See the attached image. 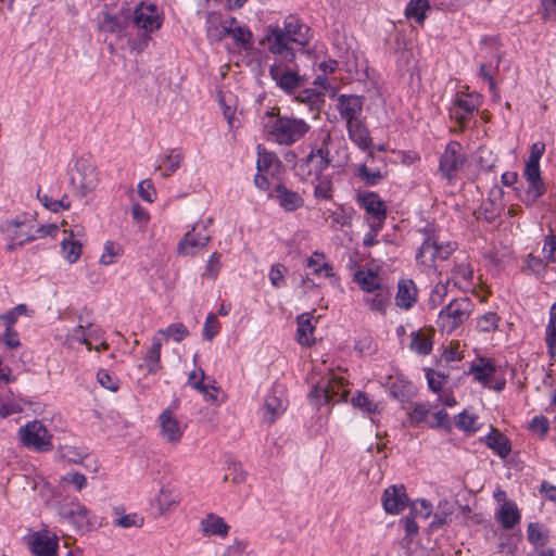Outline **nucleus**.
<instances>
[{"mask_svg":"<svg viewBox=\"0 0 556 556\" xmlns=\"http://www.w3.org/2000/svg\"><path fill=\"white\" fill-rule=\"evenodd\" d=\"M27 544L30 552L36 556H56L59 540L56 535L48 531H36L28 535Z\"/></svg>","mask_w":556,"mask_h":556,"instance_id":"obj_18","label":"nucleus"},{"mask_svg":"<svg viewBox=\"0 0 556 556\" xmlns=\"http://www.w3.org/2000/svg\"><path fill=\"white\" fill-rule=\"evenodd\" d=\"M288 400L281 386L275 384L265 397L262 419L273 425L287 409Z\"/></svg>","mask_w":556,"mask_h":556,"instance_id":"obj_15","label":"nucleus"},{"mask_svg":"<svg viewBox=\"0 0 556 556\" xmlns=\"http://www.w3.org/2000/svg\"><path fill=\"white\" fill-rule=\"evenodd\" d=\"M435 330L433 327H424L410 334V351L418 355H429L433 349V337Z\"/></svg>","mask_w":556,"mask_h":556,"instance_id":"obj_29","label":"nucleus"},{"mask_svg":"<svg viewBox=\"0 0 556 556\" xmlns=\"http://www.w3.org/2000/svg\"><path fill=\"white\" fill-rule=\"evenodd\" d=\"M265 41L268 50L275 55L282 58L289 56V52H295L288 46V38L285 31L278 26H268L266 29Z\"/></svg>","mask_w":556,"mask_h":556,"instance_id":"obj_27","label":"nucleus"},{"mask_svg":"<svg viewBox=\"0 0 556 556\" xmlns=\"http://www.w3.org/2000/svg\"><path fill=\"white\" fill-rule=\"evenodd\" d=\"M330 134L324 132L320 146L313 148L311 152L296 165V175L302 181L312 180L316 176L325 175L324 172L330 165L329 143Z\"/></svg>","mask_w":556,"mask_h":556,"instance_id":"obj_5","label":"nucleus"},{"mask_svg":"<svg viewBox=\"0 0 556 556\" xmlns=\"http://www.w3.org/2000/svg\"><path fill=\"white\" fill-rule=\"evenodd\" d=\"M528 430L534 437L543 440L549 432V420L543 415L534 416L529 422Z\"/></svg>","mask_w":556,"mask_h":556,"instance_id":"obj_54","label":"nucleus"},{"mask_svg":"<svg viewBox=\"0 0 556 556\" xmlns=\"http://www.w3.org/2000/svg\"><path fill=\"white\" fill-rule=\"evenodd\" d=\"M357 175L368 186H375L383 178L380 170H371L365 164H363L358 167Z\"/></svg>","mask_w":556,"mask_h":556,"instance_id":"obj_64","label":"nucleus"},{"mask_svg":"<svg viewBox=\"0 0 556 556\" xmlns=\"http://www.w3.org/2000/svg\"><path fill=\"white\" fill-rule=\"evenodd\" d=\"M99 172L91 155H83L76 160L71 170V184L81 195L93 191L99 185Z\"/></svg>","mask_w":556,"mask_h":556,"instance_id":"obj_8","label":"nucleus"},{"mask_svg":"<svg viewBox=\"0 0 556 556\" xmlns=\"http://www.w3.org/2000/svg\"><path fill=\"white\" fill-rule=\"evenodd\" d=\"M346 130L351 141L361 150L367 151L371 148L372 139L368 128L362 119L346 125Z\"/></svg>","mask_w":556,"mask_h":556,"instance_id":"obj_38","label":"nucleus"},{"mask_svg":"<svg viewBox=\"0 0 556 556\" xmlns=\"http://www.w3.org/2000/svg\"><path fill=\"white\" fill-rule=\"evenodd\" d=\"M409 515L414 518L420 517L427 519L431 516L433 506L427 500L420 498L412 502L409 505Z\"/></svg>","mask_w":556,"mask_h":556,"instance_id":"obj_57","label":"nucleus"},{"mask_svg":"<svg viewBox=\"0 0 556 556\" xmlns=\"http://www.w3.org/2000/svg\"><path fill=\"white\" fill-rule=\"evenodd\" d=\"M211 240V232L205 224L198 223L188 231L178 244L181 255H194Z\"/></svg>","mask_w":556,"mask_h":556,"instance_id":"obj_16","label":"nucleus"},{"mask_svg":"<svg viewBox=\"0 0 556 556\" xmlns=\"http://www.w3.org/2000/svg\"><path fill=\"white\" fill-rule=\"evenodd\" d=\"M473 268L469 263L462 262L454 266L452 269L448 282H453L455 287L463 291L471 290L475 287L473 282Z\"/></svg>","mask_w":556,"mask_h":556,"instance_id":"obj_33","label":"nucleus"},{"mask_svg":"<svg viewBox=\"0 0 556 556\" xmlns=\"http://www.w3.org/2000/svg\"><path fill=\"white\" fill-rule=\"evenodd\" d=\"M298 330L296 339L301 345L309 346L314 343V330L313 316L311 314H302L298 317Z\"/></svg>","mask_w":556,"mask_h":556,"instance_id":"obj_41","label":"nucleus"},{"mask_svg":"<svg viewBox=\"0 0 556 556\" xmlns=\"http://www.w3.org/2000/svg\"><path fill=\"white\" fill-rule=\"evenodd\" d=\"M264 132L267 139L279 146L291 147L303 139L309 131V124L303 118L281 115L279 111L267 112Z\"/></svg>","mask_w":556,"mask_h":556,"instance_id":"obj_1","label":"nucleus"},{"mask_svg":"<svg viewBox=\"0 0 556 556\" xmlns=\"http://www.w3.org/2000/svg\"><path fill=\"white\" fill-rule=\"evenodd\" d=\"M220 324L215 314H208L203 326V338L211 341L219 333Z\"/></svg>","mask_w":556,"mask_h":556,"instance_id":"obj_61","label":"nucleus"},{"mask_svg":"<svg viewBox=\"0 0 556 556\" xmlns=\"http://www.w3.org/2000/svg\"><path fill=\"white\" fill-rule=\"evenodd\" d=\"M545 152V143L536 141L530 147V155L525 163L523 177L528 182V189L521 201L527 206H532L546 191L541 177L540 161Z\"/></svg>","mask_w":556,"mask_h":556,"instance_id":"obj_3","label":"nucleus"},{"mask_svg":"<svg viewBox=\"0 0 556 556\" xmlns=\"http://www.w3.org/2000/svg\"><path fill=\"white\" fill-rule=\"evenodd\" d=\"M547 354L551 358L556 356V303L549 308V318L545 329Z\"/></svg>","mask_w":556,"mask_h":556,"instance_id":"obj_48","label":"nucleus"},{"mask_svg":"<svg viewBox=\"0 0 556 556\" xmlns=\"http://www.w3.org/2000/svg\"><path fill=\"white\" fill-rule=\"evenodd\" d=\"M162 345H163V339L160 338L159 336H153L152 343L143 356L144 367L149 375H155L162 369V363H161ZM142 367H143V365H139V368H142Z\"/></svg>","mask_w":556,"mask_h":556,"instance_id":"obj_36","label":"nucleus"},{"mask_svg":"<svg viewBox=\"0 0 556 556\" xmlns=\"http://www.w3.org/2000/svg\"><path fill=\"white\" fill-rule=\"evenodd\" d=\"M494 454L501 458H506L511 452V445L508 438L497 428L491 427L488 435L480 439Z\"/></svg>","mask_w":556,"mask_h":556,"instance_id":"obj_30","label":"nucleus"},{"mask_svg":"<svg viewBox=\"0 0 556 556\" xmlns=\"http://www.w3.org/2000/svg\"><path fill=\"white\" fill-rule=\"evenodd\" d=\"M156 422L160 428V437L164 442L173 446H177L181 442L187 425L170 408L164 409L159 415Z\"/></svg>","mask_w":556,"mask_h":556,"instance_id":"obj_14","label":"nucleus"},{"mask_svg":"<svg viewBox=\"0 0 556 556\" xmlns=\"http://www.w3.org/2000/svg\"><path fill=\"white\" fill-rule=\"evenodd\" d=\"M496 520L503 529L510 530L521 520V514L515 502H504L495 513Z\"/></svg>","mask_w":556,"mask_h":556,"instance_id":"obj_37","label":"nucleus"},{"mask_svg":"<svg viewBox=\"0 0 556 556\" xmlns=\"http://www.w3.org/2000/svg\"><path fill=\"white\" fill-rule=\"evenodd\" d=\"M185 155L180 149H170L162 159L161 163L156 167L161 172L163 178H167L176 173L181 163L184 162Z\"/></svg>","mask_w":556,"mask_h":556,"instance_id":"obj_39","label":"nucleus"},{"mask_svg":"<svg viewBox=\"0 0 556 556\" xmlns=\"http://www.w3.org/2000/svg\"><path fill=\"white\" fill-rule=\"evenodd\" d=\"M247 472L240 464L233 463L228 468V473L224 476V481H230L233 484H242L247 480Z\"/></svg>","mask_w":556,"mask_h":556,"instance_id":"obj_60","label":"nucleus"},{"mask_svg":"<svg viewBox=\"0 0 556 556\" xmlns=\"http://www.w3.org/2000/svg\"><path fill=\"white\" fill-rule=\"evenodd\" d=\"M124 248L119 242L109 240L104 243L103 252L100 256V263L104 266L115 264L123 255Z\"/></svg>","mask_w":556,"mask_h":556,"instance_id":"obj_50","label":"nucleus"},{"mask_svg":"<svg viewBox=\"0 0 556 556\" xmlns=\"http://www.w3.org/2000/svg\"><path fill=\"white\" fill-rule=\"evenodd\" d=\"M356 201L365 211V222L372 225H384L388 207L386 202L374 191H361Z\"/></svg>","mask_w":556,"mask_h":556,"instance_id":"obj_13","label":"nucleus"},{"mask_svg":"<svg viewBox=\"0 0 556 556\" xmlns=\"http://www.w3.org/2000/svg\"><path fill=\"white\" fill-rule=\"evenodd\" d=\"M351 403L353 407L362 410L364 414L369 416L370 419H372L374 416L379 415L382 409L380 403L375 402L369 394L363 391H357L351 399Z\"/></svg>","mask_w":556,"mask_h":556,"instance_id":"obj_42","label":"nucleus"},{"mask_svg":"<svg viewBox=\"0 0 556 556\" xmlns=\"http://www.w3.org/2000/svg\"><path fill=\"white\" fill-rule=\"evenodd\" d=\"M542 253L547 263H556V232L545 236Z\"/></svg>","mask_w":556,"mask_h":556,"instance_id":"obj_62","label":"nucleus"},{"mask_svg":"<svg viewBox=\"0 0 556 556\" xmlns=\"http://www.w3.org/2000/svg\"><path fill=\"white\" fill-rule=\"evenodd\" d=\"M465 155L463 147L457 141L447 143L440 159V170L445 177L452 179L455 173L464 165Z\"/></svg>","mask_w":556,"mask_h":556,"instance_id":"obj_19","label":"nucleus"},{"mask_svg":"<svg viewBox=\"0 0 556 556\" xmlns=\"http://www.w3.org/2000/svg\"><path fill=\"white\" fill-rule=\"evenodd\" d=\"M528 541L534 546H544L549 540V532L539 522H531L527 529Z\"/></svg>","mask_w":556,"mask_h":556,"instance_id":"obj_51","label":"nucleus"},{"mask_svg":"<svg viewBox=\"0 0 556 556\" xmlns=\"http://www.w3.org/2000/svg\"><path fill=\"white\" fill-rule=\"evenodd\" d=\"M61 483L72 484L76 491H81L87 485V478L80 472L71 471L61 477Z\"/></svg>","mask_w":556,"mask_h":556,"instance_id":"obj_63","label":"nucleus"},{"mask_svg":"<svg viewBox=\"0 0 556 556\" xmlns=\"http://www.w3.org/2000/svg\"><path fill=\"white\" fill-rule=\"evenodd\" d=\"M500 317L494 312H486L477 318L476 327L480 332H493L498 328Z\"/></svg>","mask_w":556,"mask_h":556,"instance_id":"obj_55","label":"nucleus"},{"mask_svg":"<svg viewBox=\"0 0 556 556\" xmlns=\"http://www.w3.org/2000/svg\"><path fill=\"white\" fill-rule=\"evenodd\" d=\"M83 229L79 228L76 231L74 229L64 230L66 237L61 242V250L63 257L70 263H76L83 253V243L79 240H76V236H80Z\"/></svg>","mask_w":556,"mask_h":556,"instance_id":"obj_31","label":"nucleus"},{"mask_svg":"<svg viewBox=\"0 0 556 556\" xmlns=\"http://www.w3.org/2000/svg\"><path fill=\"white\" fill-rule=\"evenodd\" d=\"M114 514H115V518L113 520V525L115 527L127 529V528H131V527L141 528L143 526L144 518L137 513L123 515L119 513L118 508H115Z\"/></svg>","mask_w":556,"mask_h":556,"instance_id":"obj_52","label":"nucleus"},{"mask_svg":"<svg viewBox=\"0 0 556 556\" xmlns=\"http://www.w3.org/2000/svg\"><path fill=\"white\" fill-rule=\"evenodd\" d=\"M295 58V52H289V56L277 59L269 66V76L288 94L293 93L304 85V78L300 73Z\"/></svg>","mask_w":556,"mask_h":556,"instance_id":"obj_4","label":"nucleus"},{"mask_svg":"<svg viewBox=\"0 0 556 556\" xmlns=\"http://www.w3.org/2000/svg\"><path fill=\"white\" fill-rule=\"evenodd\" d=\"M155 503L160 514L165 515L177 508L180 496L175 491L162 489L155 498Z\"/></svg>","mask_w":556,"mask_h":556,"instance_id":"obj_47","label":"nucleus"},{"mask_svg":"<svg viewBox=\"0 0 556 556\" xmlns=\"http://www.w3.org/2000/svg\"><path fill=\"white\" fill-rule=\"evenodd\" d=\"M455 513V506L447 500H442L437 506V510L433 514L431 527L438 529L444 525H448L452 521V517Z\"/></svg>","mask_w":556,"mask_h":556,"instance_id":"obj_46","label":"nucleus"},{"mask_svg":"<svg viewBox=\"0 0 556 556\" xmlns=\"http://www.w3.org/2000/svg\"><path fill=\"white\" fill-rule=\"evenodd\" d=\"M64 344L74 349L75 344H87V327L77 326L66 336Z\"/></svg>","mask_w":556,"mask_h":556,"instance_id":"obj_59","label":"nucleus"},{"mask_svg":"<svg viewBox=\"0 0 556 556\" xmlns=\"http://www.w3.org/2000/svg\"><path fill=\"white\" fill-rule=\"evenodd\" d=\"M130 20L132 21L134 26L142 30L146 39H148L151 34L162 27L164 14L157 5L140 2L131 12Z\"/></svg>","mask_w":556,"mask_h":556,"instance_id":"obj_10","label":"nucleus"},{"mask_svg":"<svg viewBox=\"0 0 556 556\" xmlns=\"http://www.w3.org/2000/svg\"><path fill=\"white\" fill-rule=\"evenodd\" d=\"M155 336L164 337L165 340L170 338L176 342H180L189 336V330L182 323H175L170 324L166 329H160Z\"/></svg>","mask_w":556,"mask_h":556,"instance_id":"obj_53","label":"nucleus"},{"mask_svg":"<svg viewBox=\"0 0 556 556\" xmlns=\"http://www.w3.org/2000/svg\"><path fill=\"white\" fill-rule=\"evenodd\" d=\"M256 168L271 177H279L283 172V165L279 157L274 152L262 149L260 146L257 147Z\"/></svg>","mask_w":556,"mask_h":556,"instance_id":"obj_32","label":"nucleus"},{"mask_svg":"<svg viewBox=\"0 0 556 556\" xmlns=\"http://www.w3.org/2000/svg\"><path fill=\"white\" fill-rule=\"evenodd\" d=\"M323 96V92H318L314 89H304L296 96V101L314 109L318 108L324 102Z\"/></svg>","mask_w":556,"mask_h":556,"instance_id":"obj_58","label":"nucleus"},{"mask_svg":"<svg viewBox=\"0 0 556 556\" xmlns=\"http://www.w3.org/2000/svg\"><path fill=\"white\" fill-rule=\"evenodd\" d=\"M409 505V498L403 485H390L382 495V506L390 515L401 514Z\"/></svg>","mask_w":556,"mask_h":556,"instance_id":"obj_20","label":"nucleus"},{"mask_svg":"<svg viewBox=\"0 0 556 556\" xmlns=\"http://www.w3.org/2000/svg\"><path fill=\"white\" fill-rule=\"evenodd\" d=\"M2 230L11 239V243L8 245V249L11 251L14 250L16 245H22L35 239L30 227L22 220H8L3 224Z\"/></svg>","mask_w":556,"mask_h":556,"instance_id":"obj_25","label":"nucleus"},{"mask_svg":"<svg viewBox=\"0 0 556 556\" xmlns=\"http://www.w3.org/2000/svg\"><path fill=\"white\" fill-rule=\"evenodd\" d=\"M481 104L482 98L479 93L459 92L450 109V116L464 129L478 112Z\"/></svg>","mask_w":556,"mask_h":556,"instance_id":"obj_12","label":"nucleus"},{"mask_svg":"<svg viewBox=\"0 0 556 556\" xmlns=\"http://www.w3.org/2000/svg\"><path fill=\"white\" fill-rule=\"evenodd\" d=\"M354 281L358 285L361 290L367 294L380 290L384 287L380 275L372 269H358L354 274Z\"/></svg>","mask_w":556,"mask_h":556,"instance_id":"obj_35","label":"nucleus"},{"mask_svg":"<svg viewBox=\"0 0 556 556\" xmlns=\"http://www.w3.org/2000/svg\"><path fill=\"white\" fill-rule=\"evenodd\" d=\"M17 437L25 447L36 452H48L52 448V434L39 420L29 421L21 427Z\"/></svg>","mask_w":556,"mask_h":556,"instance_id":"obj_9","label":"nucleus"},{"mask_svg":"<svg viewBox=\"0 0 556 556\" xmlns=\"http://www.w3.org/2000/svg\"><path fill=\"white\" fill-rule=\"evenodd\" d=\"M281 29L285 31L289 41L300 46H306L311 39V28L295 15H288L285 18L283 28Z\"/></svg>","mask_w":556,"mask_h":556,"instance_id":"obj_23","label":"nucleus"},{"mask_svg":"<svg viewBox=\"0 0 556 556\" xmlns=\"http://www.w3.org/2000/svg\"><path fill=\"white\" fill-rule=\"evenodd\" d=\"M307 182L314 187V198L317 201H330L333 198L334 187L330 175H321L312 178Z\"/></svg>","mask_w":556,"mask_h":556,"instance_id":"obj_40","label":"nucleus"},{"mask_svg":"<svg viewBox=\"0 0 556 556\" xmlns=\"http://www.w3.org/2000/svg\"><path fill=\"white\" fill-rule=\"evenodd\" d=\"M269 197L275 199L286 212H294L304 205L303 197L281 182L275 186Z\"/></svg>","mask_w":556,"mask_h":556,"instance_id":"obj_21","label":"nucleus"},{"mask_svg":"<svg viewBox=\"0 0 556 556\" xmlns=\"http://www.w3.org/2000/svg\"><path fill=\"white\" fill-rule=\"evenodd\" d=\"M473 307L472 301L468 298H459L451 301L439 314V328L442 332L452 333L468 320L473 312Z\"/></svg>","mask_w":556,"mask_h":556,"instance_id":"obj_6","label":"nucleus"},{"mask_svg":"<svg viewBox=\"0 0 556 556\" xmlns=\"http://www.w3.org/2000/svg\"><path fill=\"white\" fill-rule=\"evenodd\" d=\"M131 18V9L122 7L116 13L105 12L99 23V29L121 38L126 35Z\"/></svg>","mask_w":556,"mask_h":556,"instance_id":"obj_17","label":"nucleus"},{"mask_svg":"<svg viewBox=\"0 0 556 556\" xmlns=\"http://www.w3.org/2000/svg\"><path fill=\"white\" fill-rule=\"evenodd\" d=\"M201 529L206 535H218L225 538L228 535L230 527L224 521L222 517L210 514L201 521Z\"/></svg>","mask_w":556,"mask_h":556,"instance_id":"obj_44","label":"nucleus"},{"mask_svg":"<svg viewBox=\"0 0 556 556\" xmlns=\"http://www.w3.org/2000/svg\"><path fill=\"white\" fill-rule=\"evenodd\" d=\"M478 419L476 414L464 410L457 415L455 426L467 435H472L480 429Z\"/></svg>","mask_w":556,"mask_h":556,"instance_id":"obj_49","label":"nucleus"},{"mask_svg":"<svg viewBox=\"0 0 556 556\" xmlns=\"http://www.w3.org/2000/svg\"><path fill=\"white\" fill-rule=\"evenodd\" d=\"M306 267L312 269V273L316 276H324L327 278L334 276L332 265L326 260V255L318 251H315L307 258Z\"/></svg>","mask_w":556,"mask_h":556,"instance_id":"obj_43","label":"nucleus"},{"mask_svg":"<svg viewBox=\"0 0 556 556\" xmlns=\"http://www.w3.org/2000/svg\"><path fill=\"white\" fill-rule=\"evenodd\" d=\"M235 18H231L230 23L225 22L222 25V31L216 36L217 39H222L224 36H230L236 45L243 50H250L253 47V36L251 30L247 26L233 25Z\"/></svg>","mask_w":556,"mask_h":556,"instance_id":"obj_22","label":"nucleus"},{"mask_svg":"<svg viewBox=\"0 0 556 556\" xmlns=\"http://www.w3.org/2000/svg\"><path fill=\"white\" fill-rule=\"evenodd\" d=\"M338 111L346 125L358 122L363 113V100L358 96L341 94L338 99Z\"/></svg>","mask_w":556,"mask_h":556,"instance_id":"obj_24","label":"nucleus"},{"mask_svg":"<svg viewBox=\"0 0 556 556\" xmlns=\"http://www.w3.org/2000/svg\"><path fill=\"white\" fill-rule=\"evenodd\" d=\"M66 518L78 530L88 532L96 529L100 523L96 516L84 505L77 503L66 513Z\"/></svg>","mask_w":556,"mask_h":556,"instance_id":"obj_26","label":"nucleus"},{"mask_svg":"<svg viewBox=\"0 0 556 556\" xmlns=\"http://www.w3.org/2000/svg\"><path fill=\"white\" fill-rule=\"evenodd\" d=\"M456 249V242H439L434 236H429L417 250L416 262L425 269H432L438 261L447 260Z\"/></svg>","mask_w":556,"mask_h":556,"instance_id":"obj_7","label":"nucleus"},{"mask_svg":"<svg viewBox=\"0 0 556 556\" xmlns=\"http://www.w3.org/2000/svg\"><path fill=\"white\" fill-rule=\"evenodd\" d=\"M431 10L429 0H410L404 11L407 18L414 20L417 24L424 25L428 12Z\"/></svg>","mask_w":556,"mask_h":556,"instance_id":"obj_45","label":"nucleus"},{"mask_svg":"<svg viewBox=\"0 0 556 556\" xmlns=\"http://www.w3.org/2000/svg\"><path fill=\"white\" fill-rule=\"evenodd\" d=\"M348 384L342 371L331 370L313 384L308 393L309 402L316 407L344 402L350 393Z\"/></svg>","mask_w":556,"mask_h":556,"instance_id":"obj_2","label":"nucleus"},{"mask_svg":"<svg viewBox=\"0 0 556 556\" xmlns=\"http://www.w3.org/2000/svg\"><path fill=\"white\" fill-rule=\"evenodd\" d=\"M97 381L99 382V384L102 388H104L111 392H117L121 387L119 379L115 375L109 372L106 369L98 370Z\"/></svg>","mask_w":556,"mask_h":556,"instance_id":"obj_56","label":"nucleus"},{"mask_svg":"<svg viewBox=\"0 0 556 556\" xmlns=\"http://www.w3.org/2000/svg\"><path fill=\"white\" fill-rule=\"evenodd\" d=\"M418 300V289L412 279H400L396 287L395 305L408 311L415 306Z\"/></svg>","mask_w":556,"mask_h":556,"instance_id":"obj_28","label":"nucleus"},{"mask_svg":"<svg viewBox=\"0 0 556 556\" xmlns=\"http://www.w3.org/2000/svg\"><path fill=\"white\" fill-rule=\"evenodd\" d=\"M364 304L375 313L386 316L388 307L391 303V291L387 286L380 290L367 293L363 298Z\"/></svg>","mask_w":556,"mask_h":556,"instance_id":"obj_34","label":"nucleus"},{"mask_svg":"<svg viewBox=\"0 0 556 556\" xmlns=\"http://www.w3.org/2000/svg\"><path fill=\"white\" fill-rule=\"evenodd\" d=\"M468 374L484 388L502 391L506 386L505 378L496 375L495 363L488 357H477L470 365Z\"/></svg>","mask_w":556,"mask_h":556,"instance_id":"obj_11","label":"nucleus"}]
</instances>
